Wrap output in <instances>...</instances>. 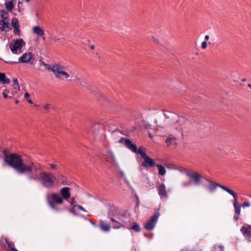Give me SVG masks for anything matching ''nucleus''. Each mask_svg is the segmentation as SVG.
Returning a JSON list of instances; mask_svg holds the SVG:
<instances>
[{
    "label": "nucleus",
    "instance_id": "obj_8",
    "mask_svg": "<svg viewBox=\"0 0 251 251\" xmlns=\"http://www.w3.org/2000/svg\"><path fill=\"white\" fill-rule=\"evenodd\" d=\"M34 61V58L32 53L30 52L24 53L19 58V63H26L32 64Z\"/></svg>",
    "mask_w": 251,
    "mask_h": 251
},
{
    "label": "nucleus",
    "instance_id": "obj_35",
    "mask_svg": "<svg viewBox=\"0 0 251 251\" xmlns=\"http://www.w3.org/2000/svg\"><path fill=\"white\" fill-rule=\"evenodd\" d=\"M11 25L13 27H19V24L18 19L16 18L12 19L11 21Z\"/></svg>",
    "mask_w": 251,
    "mask_h": 251
},
{
    "label": "nucleus",
    "instance_id": "obj_63",
    "mask_svg": "<svg viewBox=\"0 0 251 251\" xmlns=\"http://www.w3.org/2000/svg\"><path fill=\"white\" fill-rule=\"evenodd\" d=\"M12 93H13V92H11V93H10L9 94H10V95L9 96H12Z\"/></svg>",
    "mask_w": 251,
    "mask_h": 251
},
{
    "label": "nucleus",
    "instance_id": "obj_41",
    "mask_svg": "<svg viewBox=\"0 0 251 251\" xmlns=\"http://www.w3.org/2000/svg\"><path fill=\"white\" fill-rule=\"evenodd\" d=\"M207 43L206 41L202 42L201 43V48L202 49H206L207 47Z\"/></svg>",
    "mask_w": 251,
    "mask_h": 251
},
{
    "label": "nucleus",
    "instance_id": "obj_14",
    "mask_svg": "<svg viewBox=\"0 0 251 251\" xmlns=\"http://www.w3.org/2000/svg\"><path fill=\"white\" fill-rule=\"evenodd\" d=\"M64 70V67L58 63H54L52 64L51 71L54 74L55 77L58 76V73Z\"/></svg>",
    "mask_w": 251,
    "mask_h": 251
},
{
    "label": "nucleus",
    "instance_id": "obj_31",
    "mask_svg": "<svg viewBox=\"0 0 251 251\" xmlns=\"http://www.w3.org/2000/svg\"><path fill=\"white\" fill-rule=\"evenodd\" d=\"M100 221V226L101 228L105 231H106V232L108 231L110 229V226L101 222V221Z\"/></svg>",
    "mask_w": 251,
    "mask_h": 251
},
{
    "label": "nucleus",
    "instance_id": "obj_38",
    "mask_svg": "<svg viewBox=\"0 0 251 251\" xmlns=\"http://www.w3.org/2000/svg\"><path fill=\"white\" fill-rule=\"evenodd\" d=\"M49 165L51 170H55L57 169L58 166L56 164H54L52 163H50Z\"/></svg>",
    "mask_w": 251,
    "mask_h": 251
},
{
    "label": "nucleus",
    "instance_id": "obj_26",
    "mask_svg": "<svg viewBox=\"0 0 251 251\" xmlns=\"http://www.w3.org/2000/svg\"><path fill=\"white\" fill-rule=\"evenodd\" d=\"M12 87L15 90V92H16L20 90V87L17 78L13 79V84L12 85Z\"/></svg>",
    "mask_w": 251,
    "mask_h": 251
},
{
    "label": "nucleus",
    "instance_id": "obj_32",
    "mask_svg": "<svg viewBox=\"0 0 251 251\" xmlns=\"http://www.w3.org/2000/svg\"><path fill=\"white\" fill-rule=\"evenodd\" d=\"M61 75L64 76L65 78H67L69 77V75L68 73L64 71V70H62L58 73V76L56 77L57 78H61Z\"/></svg>",
    "mask_w": 251,
    "mask_h": 251
},
{
    "label": "nucleus",
    "instance_id": "obj_28",
    "mask_svg": "<svg viewBox=\"0 0 251 251\" xmlns=\"http://www.w3.org/2000/svg\"><path fill=\"white\" fill-rule=\"evenodd\" d=\"M5 6L8 11H11L14 7L12 1H7L5 3Z\"/></svg>",
    "mask_w": 251,
    "mask_h": 251
},
{
    "label": "nucleus",
    "instance_id": "obj_50",
    "mask_svg": "<svg viewBox=\"0 0 251 251\" xmlns=\"http://www.w3.org/2000/svg\"><path fill=\"white\" fill-rule=\"evenodd\" d=\"M209 38V35H205V37H204V39H205V41H206L208 40Z\"/></svg>",
    "mask_w": 251,
    "mask_h": 251
},
{
    "label": "nucleus",
    "instance_id": "obj_29",
    "mask_svg": "<svg viewBox=\"0 0 251 251\" xmlns=\"http://www.w3.org/2000/svg\"><path fill=\"white\" fill-rule=\"evenodd\" d=\"M10 93V90L8 89H5L2 92V95L4 99L9 98L11 99L14 97L13 93H12V96H8V94Z\"/></svg>",
    "mask_w": 251,
    "mask_h": 251
},
{
    "label": "nucleus",
    "instance_id": "obj_13",
    "mask_svg": "<svg viewBox=\"0 0 251 251\" xmlns=\"http://www.w3.org/2000/svg\"><path fill=\"white\" fill-rule=\"evenodd\" d=\"M60 193L61 195V198L62 200H68L70 197V188L68 187H65L60 189Z\"/></svg>",
    "mask_w": 251,
    "mask_h": 251
},
{
    "label": "nucleus",
    "instance_id": "obj_57",
    "mask_svg": "<svg viewBox=\"0 0 251 251\" xmlns=\"http://www.w3.org/2000/svg\"><path fill=\"white\" fill-rule=\"evenodd\" d=\"M248 86L251 89V84H248Z\"/></svg>",
    "mask_w": 251,
    "mask_h": 251
},
{
    "label": "nucleus",
    "instance_id": "obj_17",
    "mask_svg": "<svg viewBox=\"0 0 251 251\" xmlns=\"http://www.w3.org/2000/svg\"><path fill=\"white\" fill-rule=\"evenodd\" d=\"M119 209L115 206H112L110 207L109 211L108 212V217L110 220H115L116 215L118 212Z\"/></svg>",
    "mask_w": 251,
    "mask_h": 251
},
{
    "label": "nucleus",
    "instance_id": "obj_12",
    "mask_svg": "<svg viewBox=\"0 0 251 251\" xmlns=\"http://www.w3.org/2000/svg\"><path fill=\"white\" fill-rule=\"evenodd\" d=\"M235 200L233 202V206L235 208V214L234 215V220H238L239 218V215L240 214L241 211V204L238 202L237 200L236 199V198H234Z\"/></svg>",
    "mask_w": 251,
    "mask_h": 251
},
{
    "label": "nucleus",
    "instance_id": "obj_6",
    "mask_svg": "<svg viewBox=\"0 0 251 251\" xmlns=\"http://www.w3.org/2000/svg\"><path fill=\"white\" fill-rule=\"evenodd\" d=\"M1 19L0 20V29L1 31L5 30L8 31L10 29V25L8 19V13L4 10H1L0 11Z\"/></svg>",
    "mask_w": 251,
    "mask_h": 251
},
{
    "label": "nucleus",
    "instance_id": "obj_23",
    "mask_svg": "<svg viewBox=\"0 0 251 251\" xmlns=\"http://www.w3.org/2000/svg\"><path fill=\"white\" fill-rule=\"evenodd\" d=\"M77 83L80 85L82 86L83 87H85L86 88H87L88 90L90 89V86L89 84H88V82L84 78H82L81 80H79V81L77 82Z\"/></svg>",
    "mask_w": 251,
    "mask_h": 251
},
{
    "label": "nucleus",
    "instance_id": "obj_47",
    "mask_svg": "<svg viewBox=\"0 0 251 251\" xmlns=\"http://www.w3.org/2000/svg\"><path fill=\"white\" fill-rule=\"evenodd\" d=\"M25 99H27V98L29 97V94H28V93L27 92H26L25 94Z\"/></svg>",
    "mask_w": 251,
    "mask_h": 251
},
{
    "label": "nucleus",
    "instance_id": "obj_10",
    "mask_svg": "<svg viewBox=\"0 0 251 251\" xmlns=\"http://www.w3.org/2000/svg\"><path fill=\"white\" fill-rule=\"evenodd\" d=\"M171 117L173 118L174 120H176V122L175 123V124L180 126H185V124L189 123V121L187 120L182 116H179L173 114V116H171ZM179 130H182L183 127H179Z\"/></svg>",
    "mask_w": 251,
    "mask_h": 251
},
{
    "label": "nucleus",
    "instance_id": "obj_53",
    "mask_svg": "<svg viewBox=\"0 0 251 251\" xmlns=\"http://www.w3.org/2000/svg\"><path fill=\"white\" fill-rule=\"evenodd\" d=\"M26 100L29 103H32V101L30 99H26Z\"/></svg>",
    "mask_w": 251,
    "mask_h": 251
},
{
    "label": "nucleus",
    "instance_id": "obj_11",
    "mask_svg": "<svg viewBox=\"0 0 251 251\" xmlns=\"http://www.w3.org/2000/svg\"><path fill=\"white\" fill-rule=\"evenodd\" d=\"M186 175L187 176L193 180L194 183L195 185H199L200 184L202 178V176L200 174L196 172H187Z\"/></svg>",
    "mask_w": 251,
    "mask_h": 251
},
{
    "label": "nucleus",
    "instance_id": "obj_64",
    "mask_svg": "<svg viewBox=\"0 0 251 251\" xmlns=\"http://www.w3.org/2000/svg\"><path fill=\"white\" fill-rule=\"evenodd\" d=\"M180 251H184V250H181Z\"/></svg>",
    "mask_w": 251,
    "mask_h": 251
},
{
    "label": "nucleus",
    "instance_id": "obj_51",
    "mask_svg": "<svg viewBox=\"0 0 251 251\" xmlns=\"http://www.w3.org/2000/svg\"><path fill=\"white\" fill-rule=\"evenodd\" d=\"M164 115L166 119H169L170 118V117L169 115H168L167 114L164 113Z\"/></svg>",
    "mask_w": 251,
    "mask_h": 251
},
{
    "label": "nucleus",
    "instance_id": "obj_61",
    "mask_svg": "<svg viewBox=\"0 0 251 251\" xmlns=\"http://www.w3.org/2000/svg\"><path fill=\"white\" fill-rule=\"evenodd\" d=\"M90 222H91V223H92V224L94 225V224L93 223V221L90 220Z\"/></svg>",
    "mask_w": 251,
    "mask_h": 251
},
{
    "label": "nucleus",
    "instance_id": "obj_22",
    "mask_svg": "<svg viewBox=\"0 0 251 251\" xmlns=\"http://www.w3.org/2000/svg\"><path fill=\"white\" fill-rule=\"evenodd\" d=\"M33 31L39 36L42 37L44 35V31L38 26L33 27Z\"/></svg>",
    "mask_w": 251,
    "mask_h": 251
},
{
    "label": "nucleus",
    "instance_id": "obj_40",
    "mask_svg": "<svg viewBox=\"0 0 251 251\" xmlns=\"http://www.w3.org/2000/svg\"><path fill=\"white\" fill-rule=\"evenodd\" d=\"M77 207L79 210H82L84 211H86L85 209L82 206H81L80 205L74 204V207Z\"/></svg>",
    "mask_w": 251,
    "mask_h": 251
},
{
    "label": "nucleus",
    "instance_id": "obj_54",
    "mask_svg": "<svg viewBox=\"0 0 251 251\" xmlns=\"http://www.w3.org/2000/svg\"><path fill=\"white\" fill-rule=\"evenodd\" d=\"M10 251H18L16 248L13 249L12 250H10Z\"/></svg>",
    "mask_w": 251,
    "mask_h": 251
},
{
    "label": "nucleus",
    "instance_id": "obj_56",
    "mask_svg": "<svg viewBox=\"0 0 251 251\" xmlns=\"http://www.w3.org/2000/svg\"><path fill=\"white\" fill-rule=\"evenodd\" d=\"M149 135V137H150L151 138H152V134H151L150 133Z\"/></svg>",
    "mask_w": 251,
    "mask_h": 251
},
{
    "label": "nucleus",
    "instance_id": "obj_18",
    "mask_svg": "<svg viewBox=\"0 0 251 251\" xmlns=\"http://www.w3.org/2000/svg\"><path fill=\"white\" fill-rule=\"evenodd\" d=\"M241 231L247 239H249L251 237V226H243Z\"/></svg>",
    "mask_w": 251,
    "mask_h": 251
},
{
    "label": "nucleus",
    "instance_id": "obj_42",
    "mask_svg": "<svg viewBox=\"0 0 251 251\" xmlns=\"http://www.w3.org/2000/svg\"><path fill=\"white\" fill-rule=\"evenodd\" d=\"M151 39L155 44H159V40L158 39H156L154 36H151Z\"/></svg>",
    "mask_w": 251,
    "mask_h": 251
},
{
    "label": "nucleus",
    "instance_id": "obj_2",
    "mask_svg": "<svg viewBox=\"0 0 251 251\" xmlns=\"http://www.w3.org/2000/svg\"><path fill=\"white\" fill-rule=\"evenodd\" d=\"M119 143L124 144L128 149L132 152L139 154L144 159L141 163V166L144 168H151L155 166V162L154 159L149 157L146 153L142 150V148H137L136 145L132 143L131 140L122 137L119 141Z\"/></svg>",
    "mask_w": 251,
    "mask_h": 251
},
{
    "label": "nucleus",
    "instance_id": "obj_43",
    "mask_svg": "<svg viewBox=\"0 0 251 251\" xmlns=\"http://www.w3.org/2000/svg\"><path fill=\"white\" fill-rule=\"evenodd\" d=\"M51 106V105L50 104H46L45 106H44V109H46V110H49L50 109V107Z\"/></svg>",
    "mask_w": 251,
    "mask_h": 251
},
{
    "label": "nucleus",
    "instance_id": "obj_33",
    "mask_svg": "<svg viewBox=\"0 0 251 251\" xmlns=\"http://www.w3.org/2000/svg\"><path fill=\"white\" fill-rule=\"evenodd\" d=\"M40 63L41 65H42L45 67V68L46 70L51 71L52 65H50L49 64H46L44 61H43L42 60H40Z\"/></svg>",
    "mask_w": 251,
    "mask_h": 251
},
{
    "label": "nucleus",
    "instance_id": "obj_16",
    "mask_svg": "<svg viewBox=\"0 0 251 251\" xmlns=\"http://www.w3.org/2000/svg\"><path fill=\"white\" fill-rule=\"evenodd\" d=\"M130 214L128 211L120 210L119 209L116 218L118 219H129Z\"/></svg>",
    "mask_w": 251,
    "mask_h": 251
},
{
    "label": "nucleus",
    "instance_id": "obj_3",
    "mask_svg": "<svg viewBox=\"0 0 251 251\" xmlns=\"http://www.w3.org/2000/svg\"><path fill=\"white\" fill-rule=\"evenodd\" d=\"M28 174V178L30 180L40 181L41 184L45 188L52 187L54 184V181L57 177L54 176L52 174L42 171L40 172L38 176L33 175L32 171Z\"/></svg>",
    "mask_w": 251,
    "mask_h": 251
},
{
    "label": "nucleus",
    "instance_id": "obj_36",
    "mask_svg": "<svg viewBox=\"0 0 251 251\" xmlns=\"http://www.w3.org/2000/svg\"><path fill=\"white\" fill-rule=\"evenodd\" d=\"M113 222V227L114 228H118L120 227V224L118 223L117 221H112Z\"/></svg>",
    "mask_w": 251,
    "mask_h": 251
},
{
    "label": "nucleus",
    "instance_id": "obj_52",
    "mask_svg": "<svg viewBox=\"0 0 251 251\" xmlns=\"http://www.w3.org/2000/svg\"><path fill=\"white\" fill-rule=\"evenodd\" d=\"M90 48L91 50H94L95 49V46L94 45H91L90 46Z\"/></svg>",
    "mask_w": 251,
    "mask_h": 251
},
{
    "label": "nucleus",
    "instance_id": "obj_20",
    "mask_svg": "<svg viewBox=\"0 0 251 251\" xmlns=\"http://www.w3.org/2000/svg\"><path fill=\"white\" fill-rule=\"evenodd\" d=\"M157 221H148L145 225L144 227L148 230H151L154 227Z\"/></svg>",
    "mask_w": 251,
    "mask_h": 251
},
{
    "label": "nucleus",
    "instance_id": "obj_30",
    "mask_svg": "<svg viewBox=\"0 0 251 251\" xmlns=\"http://www.w3.org/2000/svg\"><path fill=\"white\" fill-rule=\"evenodd\" d=\"M5 242L7 244L9 251L15 248L14 243L13 242L10 241L8 239H5Z\"/></svg>",
    "mask_w": 251,
    "mask_h": 251
},
{
    "label": "nucleus",
    "instance_id": "obj_48",
    "mask_svg": "<svg viewBox=\"0 0 251 251\" xmlns=\"http://www.w3.org/2000/svg\"><path fill=\"white\" fill-rule=\"evenodd\" d=\"M75 80L77 81V82L79 81V80H81L82 78H80L79 77H77V76H75Z\"/></svg>",
    "mask_w": 251,
    "mask_h": 251
},
{
    "label": "nucleus",
    "instance_id": "obj_1",
    "mask_svg": "<svg viewBox=\"0 0 251 251\" xmlns=\"http://www.w3.org/2000/svg\"><path fill=\"white\" fill-rule=\"evenodd\" d=\"M2 152L4 155L3 161L9 166L13 168L20 175L30 173L38 168L33 162L25 164L22 155L16 153H10L7 149H3Z\"/></svg>",
    "mask_w": 251,
    "mask_h": 251
},
{
    "label": "nucleus",
    "instance_id": "obj_7",
    "mask_svg": "<svg viewBox=\"0 0 251 251\" xmlns=\"http://www.w3.org/2000/svg\"><path fill=\"white\" fill-rule=\"evenodd\" d=\"M25 41L23 39L21 38L14 40L13 42L10 43L9 48L13 53L16 54L18 53V50L21 52L22 48L25 46Z\"/></svg>",
    "mask_w": 251,
    "mask_h": 251
},
{
    "label": "nucleus",
    "instance_id": "obj_44",
    "mask_svg": "<svg viewBox=\"0 0 251 251\" xmlns=\"http://www.w3.org/2000/svg\"><path fill=\"white\" fill-rule=\"evenodd\" d=\"M22 3H23V1H21L20 0H19L18 6V9H19V12L21 11V7L20 6V4H22ZM23 10V9H22V10Z\"/></svg>",
    "mask_w": 251,
    "mask_h": 251
},
{
    "label": "nucleus",
    "instance_id": "obj_37",
    "mask_svg": "<svg viewBox=\"0 0 251 251\" xmlns=\"http://www.w3.org/2000/svg\"><path fill=\"white\" fill-rule=\"evenodd\" d=\"M14 33L15 34V35H20V29H19V27H14Z\"/></svg>",
    "mask_w": 251,
    "mask_h": 251
},
{
    "label": "nucleus",
    "instance_id": "obj_9",
    "mask_svg": "<svg viewBox=\"0 0 251 251\" xmlns=\"http://www.w3.org/2000/svg\"><path fill=\"white\" fill-rule=\"evenodd\" d=\"M158 195L161 198L168 199L169 195L167 193L166 188L164 183H157L156 184Z\"/></svg>",
    "mask_w": 251,
    "mask_h": 251
},
{
    "label": "nucleus",
    "instance_id": "obj_24",
    "mask_svg": "<svg viewBox=\"0 0 251 251\" xmlns=\"http://www.w3.org/2000/svg\"><path fill=\"white\" fill-rule=\"evenodd\" d=\"M155 166H156L158 169L159 174L160 176H164L166 173V170L165 168L160 164H156Z\"/></svg>",
    "mask_w": 251,
    "mask_h": 251
},
{
    "label": "nucleus",
    "instance_id": "obj_27",
    "mask_svg": "<svg viewBox=\"0 0 251 251\" xmlns=\"http://www.w3.org/2000/svg\"><path fill=\"white\" fill-rule=\"evenodd\" d=\"M130 229L135 231L136 232H139L141 230V228L139 225L136 222L132 223V226H131Z\"/></svg>",
    "mask_w": 251,
    "mask_h": 251
},
{
    "label": "nucleus",
    "instance_id": "obj_59",
    "mask_svg": "<svg viewBox=\"0 0 251 251\" xmlns=\"http://www.w3.org/2000/svg\"><path fill=\"white\" fill-rule=\"evenodd\" d=\"M55 39L56 40H59V39H60V38H59V37H57V36H55Z\"/></svg>",
    "mask_w": 251,
    "mask_h": 251
},
{
    "label": "nucleus",
    "instance_id": "obj_46",
    "mask_svg": "<svg viewBox=\"0 0 251 251\" xmlns=\"http://www.w3.org/2000/svg\"><path fill=\"white\" fill-rule=\"evenodd\" d=\"M75 197H73L71 199V201L70 202V203L71 204V205L74 207V205L75 204H74V202H75Z\"/></svg>",
    "mask_w": 251,
    "mask_h": 251
},
{
    "label": "nucleus",
    "instance_id": "obj_45",
    "mask_svg": "<svg viewBox=\"0 0 251 251\" xmlns=\"http://www.w3.org/2000/svg\"><path fill=\"white\" fill-rule=\"evenodd\" d=\"M190 185H191V182H188V183L184 182V183H182V186L183 187H188V186H190Z\"/></svg>",
    "mask_w": 251,
    "mask_h": 251
},
{
    "label": "nucleus",
    "instance_id": "obj_49",
    "mask_svg": "<svg viewBox=\"0 0 251 251\" xmlns=\"http://www.w3.org/2000/svg\"><path fill=\"white\" fill-rule=\"evenodd\" d=\"M219 248L220 249V251H224V248L223 246L221 245L219 246Z\"/></svg>",
    "mask_w": 251,
    "mask_h": 251
},
{
    "label": "nucleus",
    "instance_id": "obj_19",
    "mask_svg": "<svg viewBox=\"0 0 251 251\" xmlns=\"http://www.w3.org/2000/svg\"><path fill=\"white\" fill-rule=\"evenodd\" d=\"M107 153L109 156H107V157L105 158L106 161L110 163H114L115 165H118V163L116 160V157L113 151L111 150H108L107 151Z\"/></svg>",
    "mask_w": 251,
    "mask_h": 251
},
{
    "label": "nucleus",
    "instance_id": "obj_62",
    "mask_svg": "<svg viewBox=\"0 0 251 251\" xmlns=\"http://www.w3.org/2000/svg\"><path fill=\"white\" fill-rule=\"evenodd\" d=\"M43 40H44V41H45V37H44L43 38Z\"/></svg>",
    "mask_w": 251,
    "mask_h": 251
},
{
    "label": "nucleus",
    "instance_id": "obj_5",
    "mask_svg": "<svg viewBox=\"0 0 251 251\" xmlns=\"http://www.w3.org/2000/svg\"><path fill=\"white\" fill-rule=\"evenodd\" d=\"M206 181L209 183V186H208L207 189L210 193L214 192L217 188L219 187L232 195L234 198H236L237 196V194L236 193L227 187L221 185L209 179H206Z\"/></svg>",
    "mask_w": 251,
    "mask_h": 251
},
{
    "label": "nucleus",
    "instance_id": "obj_58",
    "mask_svg": "<svg viewBox=\"0 0 251 251\" xmlns=\"http://www.w3.org/2000/svg\"><path fill=\"white\" fill-rule=\"evenodd\" d=\"M15 103L18 104L19 103V100H16L15 101Z\"/></svg>",
    "mask_w": 251,
    "mask_h": 251
},
{
    "label": "nucleus",
    "instance_id": "obj_55",
    "mask_svg": "<svg viewBox=\"0 0 251 251\" xmlns=\"http://www.w3.org/2000/svg\"><path fill=\"white\" fill-rule=\"evenodd\" d=\"M247 81V79H246V78H243V79H242V82H245V81Z\"/></svg>",
    "mask_w": 251,
    "mask_h": 251
},
{
    "label": "nucleus",
    "instance_id": "obj_25",
    "mask_svg": "<svg viewBox=\"0 0 251 251\" xmlns=\"http://www.w3.org/2000/svg\"><path fill=\"white\" fill-rule=\"evenodd\" d=\"M57 181L58 183H62L63 184H66V180L65 178L63 175H62L61 173H58L57 174Z\"/></svg>",
    "mask_w": 251,
    "mask_h": 251
},
{
    "label": "nucleus",
    "instance_id": "obj_34",
    "mask_svg": "<svg viewBox=\"0 0 251 251\" xmlns=\"http://www.w3.org/2000/svg\"><path fill=\"white\" fill-rule=\"evenodd\" d=\"M159 210H157L149 220H157L159 218Z\"/></svg>",
    "mask_w": 251,
    "mask_h": 251
},
{
    "label": "nucleus",
    "instance_id": "obj_39",
    "mask_svg": "<svg viewBox=\"0 0 251 251\" xmlns=\"http://www.w3.org/2000/svg\"><path fill=\"white\" fill-rule=\"evenodd\" d=\"M241 205L243 207H249L251 205V203L249 202L246 201L243 203Z\"/></svg>",
    "mask_w": 251,
    "mask_h": 251
},
{
    "label": "nucleus",
    "instance_id": "obj_15",
    "mask_svg": "<svg viewBox=\"0 0 251 251\" xmlns=\"http://www.w3.org/2000/svg\"><path fill=\"white\" fill-rule=\"evenodd\" d=\"M165 142L167 146H174L177 145V139L172 134H169L166 138Z\"/></svg>",
    "mask_w": 251,
    "mask_h": 251
},
{
    "label": "nucleus",
    "instance_id": "obj_4",
    "mask_svg": "<svg viewBox=\"0 0 251 251\" xmlns=\"http://www.w3.org/2000/svg\"><path fill=\"white\" fill-rule=\"evenodd\" d=\"M47 201L50 207L55 211H59V209L56 205L62 204L63 202V200L61 196L55 193H52L50 195H48Z\"/></svg>",
    "mask_w": 251,
    "mask_h": 251
},
{
    "label": "nucleus",
    "instance_id": "obj_21",
    "mask_svg": "<svg viewBox=\"0 0 251 251\" xmlns=\"http://www.w3.org/2000/svg\"><path fill=\"white\" fill-rule=\"evenodd\" d=\"M10 80L9 78L7 77L3 73H0V83L5 84H9Z\"/></svg>",
    "mask_w": 251,
    "mask_h": 251
},
{
    "label": "nucleus",
    "instance_id": "obj_60",
    "mask_svg": "<svg viewBox=\"0 0 251 251\" xmlns=\"http://www.w3.org/2000/svg\"><path fill=\"white\" fill-rule=\"evenodd\" d=\"M117 131H118V130H117V129H116V130H114V131H113V132H117ZM119 132H120V131H119Z\"/></svg>",
    "mask_w": 251,
    "mask_h": 251
}]
</instances>
